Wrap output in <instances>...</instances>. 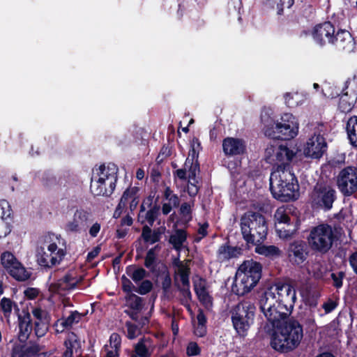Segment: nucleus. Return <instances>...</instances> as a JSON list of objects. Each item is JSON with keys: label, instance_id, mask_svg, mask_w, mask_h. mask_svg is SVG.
Here are the masks:
<instances>
[{"label": "nucleus", "instance_id": "47", "mask_svg": "<svg viewBox=\"0 0 357 357\" xmlns=\"http://www.w3.org/2000/svg\"><path fill=\"white\" fill-rule=\"evenodd\" d=\"M11 231V220L0 219V238L6 237Z\"/></svg>", "mask_w": 357, "mask_h": 357}, {"label": "nucleus", "instance_id": "31", "mask_svg": "<svg viewBox=\"0 0 357 357\" xmlns=\"http://www.w3.org/2000/svg\"><path fill=\"white\" fill-rule=\"evenodd\" d=\"M347 133L352 146L357 147V116L349 119L346 126Z\"/></svg>", "mask_w": 357, "mask_h": 357}, {"label": "nucleus", "instance_id": "21", "mask_svg": "<svg viewBox=\"0 0 357 357\" xmlns=\"http://www.w3.org/2000/svg\"><path fill=\"white\" fill-rule=\"evenodd\" d=\"M334 44L338 49L351 52L354 49V41L350 33L345 30L338 31L335 36H333Z\"/></svg>", "mask_w": 357, "mask_h": 357}, {"label": "nucleus", "instance_id": "37", "mask_svg": "<svg viewBox=\"0 0 357 357\" xmlns=\"http://www.w3.org/2000/svg\"><path fill=\"white\" fill-rule=\"evenodd\" d=\"M286 104L290 107L301 105L303 101V96L298 93H287L284 95Z\"/></svg>", "mask_w": 357, "mask_h": 357}, {"label": "nucleus", "instance_id": "13", "mask_svg": "<svg viewBox=\"0 0 357 357\" xmlns=\"http://www.w3.org/2000/svg\"><path fill=\"white\" fill-rule=\"evenodd\" d=\"M335 191L330 187L316 186L310 196L313 206L330 209L335 200Z\"/></svg>", "mask_w": 357, "mask_h": 357}, {"label": "nucleus", "instance_id": "58", "mask_svg": "<svg viewBox=\"0 0 357 357\" xmlns=\"http://www.w3.org/2000/svg\"><path fill=\"white\" fill-rule=\"evenodd\" d=\"M122 288L123 290L127 292L128 294H131L133 285L132 282L126 278L125 276L122 277Z\"/></svg>", "mask_w": 357, "mask_h": 357}, {"label": "nucleus", "instance_id": "27", "mask_svg": "<svg viewBox=\"0 0 357 357\" xmlns=\"http://www.w3.org/2000/svg\"><path fill=\"white\" fill-rule=\"evenodd\" d=\"M241 253L242 250L240 248L222 245L218 250L217 257L218 260L222 262L232 258L238 257Z\"/></svg>", "mask_w": 357, "mask_h": 357}, {"label": "nucleus", "instance_id": "6", "mask_svg": "<svg viewBox=\"0 0 357 357\" xmlns=\"http://www.w3.org/2000/svg\"><path fill=\"white\" fill-rule=\"evenodd\" d=\"M115 167L101 165L93 170L91 190L96 196L111 195L116 186L117 180Z\"/></svg>", "mask_w": 357, "mask_h": 357}, {"label": "nucleus", "instance_id": "64", "mask_svg": "<svg viewBox=\"0 0 357 357\" xmlns=\"http://www.w3.org/2000/svg\"><path fill=\"white\" fill-rule=\"evenodd\" d=\"M181 212L183 215H189L191 212V205L189 203H184L181 206Z\"/></svg>", "mask_w": 357, "mask_h": 357}, {"label": "nucleus", "instance_id": "43", "mask_svg": "<svg viewBox=\"0 0 357 357\" xmlns=\"http://www.w3.org/2000/svg\"><path fill=\"white\" fill-rule=\"evenodd\" d=\"M126 303L133 310H139L142 307V298L133 294H128Z\"/></svg>", "mask_w": 357, "mask_h": 357}, {"label": "nucleus", "instance_id": "7", "mask_svg": "<svg viewBox=\"0 0 357 357\" xmlns=\"http://www.w3.org/2000/svg\"><path fill=\"white\" fill-rule=\"evenodd\" d=\"M334 238L331 226L320 225L312 229L308 237V243L312 250L326 253L331 248Z\"/></svg>", "mask_w": 357, "mask_h": 357}, {"label": "nucleus", "instance_id": "62", "mask_svg": "<svg viewBox=\"0 0 357 357\" xmlns=\"http://www.w3.org/2000/svg\"><path fill=\"white\" fill-rule=\"evenodd\" d=\"M167 200H168V202L167 203L170 204L173 207H176L179 204L178 197L176 195H171Z\"/></svg>", "mask_w": 357, "mask_h": 357}, {"label": "nucleus", "instance_id": "19", "mask_svg": "<svg viewBox=\"0 0 357 357\" xmlns=\"http://www.w3.org/2000/svg\"><path fill=\"white\" fill-rule=\"evenodd\" d=\"M90 213L83 209L77 210L73 218L66 225V230L70 232H77L89 220Z\"/></svg>", "mask_w": 357, "mask_h": 357}, {"label": "nucleus", "instance_id": "42", "mask_svg": "<svg viewBox=\"0 0 357 357\" xmlns=\"http://www.w3.org/2000/svg\"><path fill=\"white\" fill-rule=\"evenodd\" d=\"M0 219L11 220L10 206L5 199L0 200Z\"/></svg>", "mask_w": 357, "mask_h": 357}, {"label": "nucleus", "instance_id": "39", "mask_svg": "<svg viewBox=\"0 0 357 357\" xmlns=\"http://www.w3.org/2000/svg\"><path fill=\"white\" fill-rule=\"evenodd\" d=\"M280 228H282V231H286L285 233L288 234L289 235H287L286 236H283L280 235V232L278 231H276V233L278 236L282 239H287L289 238H291L294 236V234L296 232V231L298 229V226L297 224V221L296 222L292 223H288L285 224L284 225L280 226Z\"/></svg>", "mask_w": 357, "mask_h": 357}, {"label": "nucleus", "instance_id": "45", "mask_svg": "<svg viewBox=\"0 0 357 357\" xmlns=\"http://www.w3.org/2000/svg\"><path fill=\"white\" fill-rule=\"evenodd\" d=\"M354 105V101L352 99L349 100L347 96H342L339 102L340 109L344 113L349 112Z\"/></svg>", "mask_w": 357, "mask_h": 357}, {"label": "nucleus", "instance_id": "30", "mask_svg": "<svg viewBox=\"0 0 357 357\" xmlns=\"http://www.w3.org/2000/svg\"><path fill=\"white\" fill-rule=\"evenodd\" d=\"M187 234L184 230L177 229L169 237V243L173 245L174 248L178 251L185 248Z\"/></svg>", "mask_w": 357, "mask_h": 357}, {"label": "nucleus", "instance_id": "18", "mask_svg": "<svg viewBox=\"0 0 357 357\" xmlns=\"http://www.w3.org/2000/svg\"><path fill=\"white\" fill-rule=\"evenodd\" d=\"M305 243L303 242H294L291 243L287 250V257L294 264L299 265L303 263L307 257Z\"/></svg>", "mask_w": 357, "mask_h": 357}, {"label": "nucleus", "instance_id": "57", "mask_svg": "<svg viewBox=\"0 0 357 357\" xmlns=\"http://www.w3.org/2000/svg\"><path fill=\"white\" fill-rule=\"evenodd\" d=\"M200 352L199 347L195 342H190L187 347V354L188 356H196Z\"/></svg>", "mask_w": 357, "mask_h": 357}, {"label": "nucleus", "instance_id": "55", "mask_svg": "<svg viewBox=\"0 0 357 357\" xmlns=\"http://www.w3.org/2000/svg\"><path fill=\"white\" fill-rule=\"evenodd\" d=\"M344 273L342 272H338L337 273H332L331 274V278L333 280V285L337 287L340 288L342 286V278H344Z\"/></svg>", "mask_w": 357, "mask_h": 357}, {"label": "nucleus", "instance_id": "4", "mask_svg": "<svg viewBox=\"0 0 357 357\" xmlns=\"http://www.w3.org/2000/svg\"><path fill=\"white\" fill-rule=\"evenodd\" d=\"M261 122L264 124V134L273 139L288 140L295 137L298 132V122L291 114L285 113L275 123V127H269L272 122L268 112L262 113Z\"/></svg>", "mask_w": 357, "mask_h": 357}, {"label": "nucleus", "instance_id": "16", "mask_svg": "<svg viewBox=\"0 0 357 357\" xmlns=\"http://www.w3.org/2000/svg\"><path fill=\"white\" fill-rule=\"evenodd\" d=\"M138 191L139 188L137 187L127 188L120 199L114 214L118 213L119 215L122 210L127 207H129L131 211L134 210L139 203Z\"/></svg>", "mask_w": 357, "mask_h": 357}, {"label": "nucleus", "instance_id": "53", "mask_svg": "<svg viewBox=\"0 0 357 357\" xmlns=\"http://www.w3.org/2000/svg\"><path fill=\"white\" fill-rule=\"evenodd\" d=\"M153 287V284L150 280H144L140 284L137 292L142 295L149 293Z\"/></svg>", "mask_w": 357, "mask_h": 357}, {"label": "nucleus", "instance_id": "5", "mask_svg": "<svg viewBox=\"0 0 357 357\" xmlns=\"http://www.w3.org/2000/svg\"><path fill=\"white\" fill-rule=\"evenodd\" d=\"M241 231L248 244L264 242L266 238L268 227L264 217L258 213L248 212L241 218Z\"/></svg>", "mask_w": 357, "mask_h": 357}, {"label": "nucleus", "instance_id": "1", "mask_svg": "<svg viewBox=\"0 0 357 357\" xmlns=\"http://www.w3.org/2000/svg\"><path fill=\"white\" fill-rule=\"evenodd\" d=\"M296 301L295 289L287 283L271 285L260 298L261 312L275 328L271 336V344L276 351H293L300 345L303 338V326L298 321L287 319Z\"/></svg>", "mask_w": 357, "mask_h": 357}, {"label": "nucleus", "instance_id": "46", "mask_svg": "<svg viewBox=\"0 0 357 357\" xmlns=\"http://www.w3.org/2000/svg\"><path fill=\"white\" fill-rule=\"evenodd\" d=\"M199 301L206 305V307H210L211 305V298L206 291V289H200L197 287L196 292Z\"/></svg>", "mask_w": 357, "mask_h": 357}, {"label": "nucleus", "instance_id": "51", "mask_svg": "<svg viewBox=\"0 0 357 357\" xmlns=\"http://www.w3.org/2000/svg\"><path fill=\"white\" fill-rule=\"evenodd\" d=\"M146 271L143 268L135 269L132 273H128L129 276L135 282L142 280L146 277Z\"/></svg>", "mask_w": 357, "mask_h": 357}, {"label": "nucleus", "instance_id": "60", "mask_svg": "<svg viewBox=\"0 0 357 357\" xmlns=\"http://www.w3.org/2000/svg\"><path fill=\"white\" fill-rule=\"evenodd\" d=\"M100 230V225L98 222L94 223L89 229V234L92 237H96Z\"/></svg>", "mask_w": 357, "mask_h": 357}, {"label": "nucleus", "instance_id": "52", "mask_svg": "<svg viewBox=\"0 0 357 357\" xmlns=\"http://www.w3.org/2000/svg\"><path fill=\"white\" fill-rule=\"evenodd\" d=\"M121 344V336L117 333H112L109 337V346L111 349H114L120 351Z\"/></svg>", "mask_w": 357, "mask_h": 357}, {"label": "nucleus", "instance_id": "22", "mask_svg": "<svg viewBox=\"0 0 357 357\" xmlns=\"http://www.w3.org/2000/svg\"><path fill=\"white\" fill-rule=\"evenodd\" d=\"M290 209L287 207L281 206L278 208L274 214V223L275 231L280 232V235L286 236L289 235L285 233L286 231H282L280 226L284 225L285 224L295 222L291 220L289 217Z\"/></svg>", "mask_w": 357, "mask_h": 357}, {"label": "nucleus", "instance_id": "9", "mask_svg": "<svg viewBox=\"0 0 357 357\" xmlns=\"http://www.w3.org/2000/svg\"><path fill=\"white\" fill-rule=\"evenodd\" d=\"M199 173V167L197 161L190 162L188 158L183 168L178 169L174 174L182 181H188L187 190L191 197L195 196L199 190L197 187V175Z\"/></svg>", "mask_w": 357, "mask_h": 357}, {"label": "nucleus", "instance_id": "23", "mask_svg": "<svg viewBox=\"0 0 357 357\" xmlns=\"http://www.w3.org/2000/svg\"><path fill=\"white\" fill-rule=\"evenodd\" d=\"M66 350L62 357H73L74 354L79 355L81 351V343L76 334L70 333L64 342Z\"/></svg>", "mask_w": 357, "mask_h": 357}, {"label": "nucleus", "instance_id": "11", "mask_svg": "<svg viewBox=\"0 0 357 357\" xmlns=\"http://www.w3.org/2000/svg\"><path fill=\"white\" fill-rule=\"evenodd\" d=\"M65 241L55 234H48L43 238V245L50 253V265H59L66 255Z\"/></svg>", "mask_w": 357, "mask_h": 357}, {"label": "nucleus", "instance_id": "54", "mask_svg": "<svg viewBox=\"0 0 357 357\" xmlns=\"http://www.w3.org/2000/svg\"><path fill=\"white\" fill-rule=\"evenodd\" d=\"M156 258L155 248L151 249L148 251L145 258V266L147 268L151 267Z\"/></svg>", "mask_w": 357, "mask_h": 357}, {"label": "nucleus", "instance_id": "48", "mask_svg": "<svg viewBox=\"0 0 357 357\" xmlns=\"http://www.w3.org/2000/svg\"><path fill=\"white\" fill-rule=\"evenodd\" d=\"M201 150V144L197 138H194L190 142V150L189 151V155L192 156L190 162H194L193 160L198 157L199 151Z\"/></svg>", "mask_w": 357, "mask_h": 357}, {"label": "nucleus", "instance_id": "34", "mask_svg": "<svg viewBox=\"0 0 357 357\" xmlns=\"http://www.w3.org/2000/svg\"><path fill=\"white\" fill-rule=\"evenodd\" d=\"M206 319L203 311L199 310L197 316V324H195L194 333L197 336L203 337L206 333Z\"/></svg>", "mask_w": 357, "mask_h": 357}, {"label": "nucleus", "instance_id": "14", "mask_svg": "<svg viewBox=\"0 0 357 357\" xmlns=\"http://www.w3.org/2000/svg\"><path fill=\"white\" fill-rule=\"evenodd\" d=\"M327 148L324 137L320 134L311 136L304 147L305 155L312 158H320Z\"/></svg>", "mask_w": 357, "mask_h": 357}, {"label": "nucleus", "instance_id": "10", "mask_svg": "<svg viewBox=\"0 0 357 357\" xmlns=\"http://www.w3.org/2000/svg\"><path fill=\"white\" fill-rule=\"evenodd\" d=\"M0 264L4 270L17 280L24 281L30 277L29 273L10 252L5 251L1 254Z\"/></svg>", "mask_w": 357, "mask_h": 357}, {"label": "nucleus", "instance_id": "3", "mask_svg": "<svg viewBox=\"0 0 357 357\" xmlns=\"http://www.w3.org/2000/svg\"><path fill=\"white\" fill-rule=\"evenodd\" d=\"M262 266L252 259L243 261L238 268L232 291L238 295L250 292L261 278Z\"/></svg>", "mask_w": 357, "mask_h": 357}, {"label": "nucleus", "instance_id": "28", "mask_svg": "<svg viewBox=\"0 0 357 357\" xmlns=\"http://www.w3.org/2000/svg\"><path fill=\"white\" fill-rule=\"evenodd\" d=\"M263 242L258 243H252L255 245V252L264 255L266 257L273 258L278 257L281 255V250L275 245H265L262 244Z\"/></svg>", "mask_w": 357, "mask_h": 357}, {"label": "nucleus", "instance_id": "41", "mask_svg": "<svg viewBox=\"0 0 357 357\" xmlns=\"http://www.w3.org/2000/svg\"><path fill=\"white\" fill-rule=\"evenodd\" d=\"M31 314L33 315V319L50 321L51 319L49 312L46 310L43 309L40 307L36 306L32 307Z\"/></svg>", "mask_w": 357, "mask_h": 357}, {"label": "nucleus", "instance_id": "50", "mask_svg": "<svg viewBox=\"0 0 357 357\" xmlns=\"http://www.w3.org/2000/svg\"><path fill=\"white\" fill-rule=\"evenodd\" d=\"M278 146H268L265 151V158L268 162L273 164L275 163V157L276 156V151H278Z\"/></svg>", "mask_w": 357, "mask_h": 357}, {"label": "nucleus", "instance_id": "63", "mask_svg": "<svg viewBox=\"0 0 357 357\" xmlns=\"http://www.w3.org/2000/svg\"><path fill=\"white\" fill-rule=\"evenodd\" d=\"M106 356L105 357H119V350L111 349L109 347H106Z\"/></svg>", "mask_w": 357, "mask_h": 357}, {"label": "nucleus", "instance_id": "2", "mask_svg": "<svg viewBox=\"0 0 357 357\" xmlns=\"http://www.w3.org/2000/svg\"><path fill=\"white\" fill-rule=\"evenodd\" d=\"M270 189L273 196L281 201L289 202L299 196L298 181L290 168L278 167L270 176Z\"/></svg>", "mask_w": 357, "mask_h": 357}, {"label": "nucleus", "instance_id": "25", "mask_svg": "<svg viewBox=\"0 0 357 357\" xmlns=\"http://www.w3.org/2000/svg\"><path fill=\"white\" fill-rule=\"evenodd\" d=\"M294 156V153L289 150L287 146H278L276 156L275 157V163L273 165H277V167L289 168V163Z\"/></svg>", "mask_w": 357, "mask_h": 357}, {"label": "nucleus", "instance_id": "59", "mask_svg": "<svg viewBox=\"0 0 357 357\" xmlns=\"http://www.w3.org/2000/svg\"><path fill=\"white\" fill-rule=\"evenodd\" d=\"M25 296L29 299H34L39 294V290L36 288H28L24 291Z\"/></svg>", "mask_w": 357, "mask_h": 357}, {"label": "nucleus", "instance_id": "8", "mask_svg": "<svg viewBox=\"0 0 357 357\" xmlns=\"http://www.w3.org/2000/svg\"><path fill=\"white\" fill-rule=\"evenodd\" d=\"M254 306L247 303L237 305L232 312L233 325L238 334L243 335L253 322Z\"/></svg>", "mask_w": 357, "mask_h": 357}, {"label": "nucleus", "instance_id": "40", "mask_svg": "<svg viewBox=\"0 0 357 357\" xmlns=\"http://www.w3.org/2000/svg\"><path fill=\"white\" fill-rule=\"evenodd\" d=\"M16 305L10 299L6 297L1 298L0 307L6 319H9L12 313L13 306Z\"/></svg>", "mask_w": 357, "mask_h": 357}, {"label": "nucleus", "instance_id": "20", "mask_svg": "<svg viewBox=\"0 0 357 357\" xmlns=\"http://www.w3.org/2000/svg\"><path fill=\"white\" fill-rule=\"evenodd\" d=\"M222 149L227 155H240L244 153L245 145L242 139L227 137L222 142Z\"/></svg>", "mask_w": 357, "mask_h": 357}, {"label": "nucleus", "instance_id": "15", "mask_svg": "<svg viewBox=\"0 0 357 357\" xmlns=\"http://www.w3.org/2000/svg\"><path fill=\"white\" fill-rule=\"evenodd\" d=\"M79 282L78 278L74 273H68L62 278L50 285L49 290L53 294H65L75 289Z\"/></svg>", "mask_w": 357, "mask_h": 357}, {"label": "nucleus", "instance_id": "33", "mask_svg": "<svg viewBox=\"0 0 357 357\" xmlns=\"http://www.w3.org/2000/svg\"><path fill=\"white\" fill-rule=\"evenodd\" d=\"M45 246L38 247L36 251V259L38 264L44 268H52L53 265H50V253L45 250Z\"/></svg>", "mask_w": 357, "mask_h": 357}, {"label": "nucleus", "instance_id": "24", "mask_svg": "<svg viewBox=\"0 0 357 357\" xmlns=\"http://www.w3.org/2000/svg\"><path fill=\"white\" fill-rule=\"evenodd\" d=\"M19 321V337L21 341H25L32 331L31 317L29 312H24L22 315L18 316Z\"/></svg>", "mask_w": 357, "mask_h": 357}, {"label": "nucleus", "instance_id": "32", "mask_svg": "<svg viewBox=\"0 0 357 357\" xmlns=\"http://www.w3.org/2000/svg\"><path fill=\"white\" fill-rule=\"evenodd\" d=\"M176 280H179L185 287L189 285V268L186 263L178 262L176 265Z\"/></svg>", "mask_w": 357, "mask_h": 357}, {"label": "nucleus", "instance_id": "12", "mask_svg": "<svg viewBox=\"0 0 357 357\" xmlns=\"http://www.w3.org/2000/svg\"><path fill=\"white\" fill-rule=\"evenodd\" d=\"M337 185L340 192L346 196L357 191V168L347 167L342 169L337 177Z\"/></svg>", "mask_w": 357, "mask_h": 357}, {"label": "nucleus", "instance_id": "36", "mask_svg": "<svg viewBox=\"0 0 357 357\" xmlns=\"http://www.w3.org/2000/svg\"><path fill=\"white\" fill-rule=\"evenodd\" d=\"M50 321L33 319L34 332L36 336L43 337L48 331Z\"/></svg>", "mask_w": 357, "mask_h": 357}, {"label": "nucleus", "instance_id": "35", "mask_svg": "<svg viewBox=\"0 0 357 357\" xmlns=\"http://www.w3.org/2000/svg\"><path fill=\"white\" fill-rule=\"evenodd\" d=\"M80 319L81 315L79 312L77 311L72 312L67 318L62 317L61 319H59L56 323V326H58L60 325L63 328L69 327L71 326L73 324L77 323Z\"/></svg>", "mask_w": 357, "mask_h": 357}, {"label": "nucleus", "instance_id": "38", "mask_svg": "<svg viewBox=\"0 0 357 357\" xmlns=\"http://www.w3.org/2000/svg\"><path fill=\"white\" fill-rule=\"evenodd\" d=\"M268 4L278 9V14H281L284 8H289L294 3V0H267Z\"/></svg>", "mask_w": 357, "mask_h": 357}, {"label": "nucleus", "instance_id": "29", "mask_svg": "<svg viewBox=\"0 0 357 357\" xmlns=\"http://www.w3.org/2000/svg\"><path fill=\"white\" fill-rule=\"evenodd\" d=\"M153 345L150 338H142L135 347L138 357H149L153 352Z\"/></svg>", "mask_w": 357, "mask_h": 357}, {"label": "nucleus", "instance_id": "56", "mask_svg": "<svg viewBox=\"0 0 357 357\" xmlns=\"http://www.w3.org/2000/svg\"><path fill=\"white\" fill-rule=\"evenodd\" d=\"M337 305V303L336 301L333 300H328L322 305V307L324 308L325 313L328 314L331 312L333 310H334L336 308Z\"/></svg>", "mask_w": 357, "mask_h": 357}, {"label": "nucleus", "instance_id": "61", "mask_svg": "<svg viewBox=\"0 0 357 357\" xmlns=\"http://www.w3.org/2000/svg\"><path fill=\"white\" fill-rule=\"evenodd\" d=\"M349 262L354 271L357 274V252L351 255Z\"/></svg>", "mask_w": 357, "mask_h": 357}, {"label": "nucleus", "instance_id": "26", "mask_svg": "<svg viewBox=\"0 0 357 357\" xmlns=\"http://www.w3.org/2000/svg\"><path fill=\"white\" fill-rule=\"evenodd\" d=\"M38 353L36 346L15 344L11 352V357H35Z\"/></svg>", "mask_w": 357, "mask_h": 357}, {"label": "nucleus", "instance_id": "49", "mask_svg": "<svg viewBox=\"0 0 357 357\" xmlns=\"http://www.w3.org/2000/svg\"><path fill=\"white\" fill-rule=\"evenodd\" d=\"M126 326L127 328L128 338L132 340L139 335L140 329L136 325L130 322H126Z\"/></svg>", "mask_w": 357, "mask_h": 357}, {"label": "nucleus", "instance_id": "44", "mask_svg": "<svg viewBox=\"0 0 357 357\" xmlns=\"http://www.w3.org/2000/svg\"><path fill=\"white\" fill-rule=\"evenodd\" d=\"M142 236L144 240L149 243H154L158 241V234L152 232L151 229L148 226L144 227Z\"/></svg>", "mask_w": 357, "mask_h": 357}, {"label": "nucleus", "instance_id": "17", "mask_svg": "<svg viewBox=\"0 0 357 357\" xmlns=\"http://www.w3.org/2000/svg\"><path fill=\"white\" fill-rule=\"evenodd\" d=\"M334 33L335 29L332 24L324 22L314 28L312 37L318 44L322 45L326 43H331V42H334Z\"/></svg>", "mask_w": 357, "mask_h": 357}]
</instances>
